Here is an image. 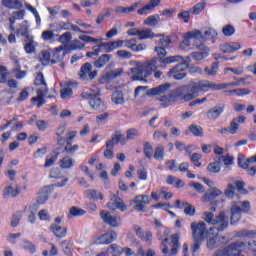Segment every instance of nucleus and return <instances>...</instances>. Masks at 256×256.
<instances>
[{
    "label": "nucleus",
    "mask_w": 256,
    "mask_h": 256,
    "mask_svg": "<svg viewBox=\"0 0 256 256\" xmlns=\"http://www.w3.org/2000/svg\"><path fill=\"white\" fill-rule=\"evenodd\" d=\"M117 239V232L110 230L100 236H97L93 243L94 245H109Z\"/></svg>",
    "instance_id": "9d476101"
},
{
    "label": "nucleus",
    "mask_w": 256,
    "mask_h": 256,
    "mask_svg": "<svg viewBox=\"0 0 256 256\" xmlns=\"http://www.w3.org/2000/svg\"><path fill=\"white\" fill-rule=\"evenodd\" d=\"M84 214H85V210L78 207H72L69 210L68 217H81Z\"/></svg>",
    "instance_id": "09e8293b"
},
{
    "label": "nucleus",
    "mask_w": 256,
    "mask_h": 256,
    "mask_svg": "<svg viewBox=\"0 0 256 256\" xmlns=\"http://www.w3.org/2000/svg\"><path fill=\"white\" fill-rule=\"evenodd\" d=\"M17 35H21V37H25V39H29V37H33L29 33V22L27 20L23 21L20 25L19 28L16 30Z\"/></svg>",
    "instance_id": "cd10ccee"
},
{
    "label": "nucleus",
    "mask_w": 256,
    "mask_h": 256,
    "mask_svg": "<svg viewBox=\"0 0 256 256\" xmlns=\"http://www.w3.org/2000/svg\"><path fill=\"white\" fill-rule=\"evenodd\" d=\"M150 203L151 199H149V196L145 194L138 195L131 200V205L136 209V211H143V209H145V205H149Z\"/></svg>",
    "instance_id": "ddd939ff"
},
{
    "label": "nucleus",
    "mask_w": 256,
    "mask_h": 256,
    "mask_svg": "<svg viewBox=\"0 0 256 256\" xmlns=\"http://www.w3.org/2000/svg\"><path fill=\"white\" fill-rule=\"evenodd\" d=\"M219 49L222 53H234V51L241 49V44L238 42H227L221 44Z\"/></svg>",
    "instance_id": "412c9836"
},
{
    "label": "nucleus",
    "mask_w": 256,
    "mask_h": 256,
    "mask_svg": "<svg viewBox=\"0 0 256 256\" xmlns=\"http://www.w3.org/2000/svg\"><path fill=\"white\" fill-rule=\"evenodd\" d=\"M167 193V188L163 187L159 191H154L151 193V198L154 201H159L161 199V195L165 198V194Z\"/></svg>",
    "instance_id": "8fccbe9b"
},
{
    "label": "nucleus",
    "mask_w": 256,
    "mask_h": 256,
    "mask_svg": "<svg viewBox=\"0 0 256 256\" xmlns=\"http://www.w3.org/2000/svg\"><path fill=\"white\" fill-rule=\"evenodd\" d=\"M100 217L104 223L110 227H119L121 225V217L111 214V212L102 211Z\"/></svg>",
    "instance_id": "9b49d317"
},
{
    "label": "nucleus",
    "mask_w": 256,
    "mask_h": 256,
    "mask_svg": "<svg viewBox=\"0 0 256 256\" xmlns=\"http://www.w3.org/2000/svg\"><path fill=\"white\" fill-rule=\"evenodd\" d=\"M139 137V131L135 128L129 129L126 131V143L127 141H133V139Z\"/></svg>",
    "instance_id": "de8ad7c7"
},
{
    "label": "nucleus",
    "mask_w": 256,
    "mask_h": 256,
    "mask_svg": "<svg viewBox=\"0 0 256 256\" xmlns=\"http://www.w3.org/2000/svg\"><path fill=\"white\" fill-rule=\"evenodd\" d=\"M122 42L127 49H131V51H134V53H139L147 49V45L145 44L140 43L137 45V40L135 39L122 40Z\"/></svg>",
    "instance_id": "dca6fc26"
},
{
    "label": "nucleus",
    "mask_w": 256,
    "mask_h": 256,
    "mask_svg": "<svg viewBox=\"0 0 256 256\" xmlns=\"http://www.w3.org/2000/svg\"><path fill=\"white\" fill-rule=\"evenodd\" d=\"M134 231L137 237L141 239V241H145V243H148L149 245H151V241L153 239V234L151 233V231L149 230L143 231V228L137 225L134 226Z\"/></svg>",
    "instance_id": "a211bd4d"
},
{
    "label": "nucleus",
    "mask_w": 256,
    "mask_h": 256,
    "mask_svg": "<svg viewBox=\"0 0 256 256\" xmlns=\"http://www.w3.org/2000/svg\"><path fill=\"white\" fill-rule=\"evenodd\" d=\"M251 211V202L249 201H232L230 204V222L231 225L239 223L242 213Z\"/></svg>",
    "instance_id": "39448f33"
},
{
    "label": "nucleus",
    "mask_w": 256,
    "mask_h": 256,
    "mask_svg": "<svg viewBox=\"0 0 256 256\" xmlns=\"http://www.w3.org/2000/svg\"><path fill=\"white\" fill-rule=\"evenodd\" d=\"M159 3H161V0H150L149 3L137 10V14L148 15V13H151V11H153V9H155Z\"/></svg>",
    "instance_id": "4be33fe9"
},
{
    "label": "nucleus",
    "mask_w": 256,
    "mask_h": 256,
    "mask_svg": "<svg viewBox=\"0 0 256 256\" xmlns=\"http://www.w3.org/2000/svg\"><path fill=\"white\" fill-rule=\"evenodd\" d=\"M121 27H123V24H121V22H117L116 24H114V26L106 33L107 39H113V37H115V35L119 33V29H121Z\"/></svg>",
    "instance_id": "58836bf2"
},
{
    "label": "nucleus",
    "mask_w": 256,
    "mask_h": 256,
    "mask_svg": "<svg viewBox=\"0 0 256 256\" xmlns=\"http://www.w3.org/2000/svg\"><path fill=\"white\" fill-rule=\"evenodd\" d=\"M209 173H219L221 171V165L219 162H212L207 167Z\"/></svg>",
    "instance_id": "052dcab7"
},
{
    "label": "nucleus",
    "mask_w": 256,
    "mask_h": 256,
    "mask_svg": "<svg viewBox=\"0 0 256 256\" xmlns=\"http://www.w3.org/2000/svg\"><path fill=\"white\" fill-rule=\"evenodd\" d=\"M217 69H219V65L218 64H213L212 67H206L204 69V72L209 75V76H213V75H217Z\"/></svg>",
    "instance_id": "69168bd1"
},
{
    "label": "nucleus",
    "mask_w": 256,
    "mask_h": 256,
    "mask_svg": "<svg viewBox=\"0 0 256 256\" xmlns=\"http://www.w3.org/2000/svg\"><path fill=\"white\" fill-rule=\"evenodd\" d=\"M221 195H223V191H221V189L217 187L210 188L208 192L202 196L201 201L202 203H209L213 201V199L221 197Z\"/></svg>",
    "instance_id": "f3484780"
},
{
    "label": "nucleus",
    "mask_w": 256,
    "mask_h": 256,
    "mask_svg": "<svg viewBox=\"0 0 256 256\" xmlns=\"http://www.w3.org/2000/svg\"><path fill=\"white\" fill-rule=\"evenodd\" d=\"M123 253V248L120 247L117 244H111L108 248L107 251L101 252L97 256H121Z\"/></svg>",
    "instance_id": "aec40b11"
},
{
    "label": "nucleus",
    "mask_w": 256,
    "mask_h": 256,
    "mask_svg": "<svg viewBox=\"0 0 256 256\" xmlns=\"http://www.w3.org/2000/svg\"><path fill=\"white\" fill-rule=\"evenodd\" d=\"M197 49H200V51L203 52H192L190 54V57L194 59V61H202V59H206V57H209V48H206L203 45L197 46Z\"/></svg>",
    "instance_id": "5701e85b"
},
{
    "label": "nucleus",
    "mask_w": 256,
    "mask_h": 256,
    "mask_svg": "<svg viewBox=\"0 0 256 256\" xmlns=\"http://www.w3.org/2000/svg\"><path fill=\"white\" fill-rule=\"evenodd\" d=\"M144 155L147 159H151V157H153V145L149 142L144 143Z\"/></svg>",
    "instance_id": "603ef678"
},
{
    "label": "nucleus",
    "mask_w": 256,
    "mask_h": 256,
    "mask_svg": "<svg viewBox=\"0 0 256 256\" xmlns=\"http://www.w3.org/2000/svg\"><path fill=\"white\" fill-rule=\"evenodd\" d=\"M111 140L113 141V143L115 145H117V143H121V145H126L127 144V139H125V137H123V135L121 134V132H115L112 135Z\"/></svg>",
    "instance_id": "a19ab883"
},
{
    "label": "nucleus",
    "mask_w": 256,
    "mask_h": 256,
    "mask_svg": "<svg viewBox=\"0 0 256 256\" xmlns=\"http://www.w3.org/2000/svg\"><path fill=\"white\" fill-rule=\"evenodd\" d=\"M186 37H188L190 40L193 39L194 41H204L203 32L199 31L197 29H194L190 32L185 33Z\"/></svg>",
    "instance_id": "473e14b6"
},
{
    "label": "nucleus",
    "mask_w": 256,
    "mask_h": 256,
    "mask_svg": "<svg viewBox=\"0 0 256 256\" xmlns=\"http://www.w3.org/2000/svg\"><path fill=\"white\" fill-rule=\"evenodd\" d=\"M85 195L89 199H93L94 201H101L103 200V194L97 190H86Z\"/></svg>",
    "instance_id": "c9c22d12"
},
{
    "label": "nucleus",
    "mask_w": 256,
    "mask_h": 256,
    "mask_svg": "<svg viewBox=\"0 0 256 256\" xmlns=\"http://www.w3.org/2000/svg\"><path fill=\"white\" fill-rule=\"evenodd\" d=\"M71 39H73V36L71 35V32H65L64 34H62L59 38L58 41L60 43H69V41H71Z\"/></svg>",
    "instance_id": "e2e57ef3"
},
{
    "label": "nucleus",
    "mask_w": 256,
    "mask_h": 256,
    "mask_svg": "<svg viewBox=\"0 0 256 256\" xmlns=\"http://www.w3.org/2000/svg\"><path fill=\"white\" fill-rule=\"evenodd\" d=\"M191 230L193 233L194 241H203L205 235L209 233L207 230V224L205 222H192Z\"/></svg>",
    "instance_id": "6e6552de"
},
{
    "label": "nucleus",
    "mask_w": 256,
    "mask_h": 256,
    "mask_svg": "<svg viewBox=\"0 0 256 256\" xmlns=\"http://www.w3.org/2000/svg\"><path fill=\"white\" fill-rule=\"evenodd\" d=\"M201 154L194 153L190 156V160L194 163L195 167H201Z\"/></svg>",
    "instance_id": "338daca9"
},
{
    "label": "nucleus",
    "mask_w": 256,
    "mask_h": 256,
    "mask_svg": "<svg viewBox=\"0 0 256 256\" xmlns=\"http://www.w3.org/2000/svg\"><path fill=\"white\" fill-rule=\"evenodd\" d=\"M203 9H205V2H200L190 9V13L193 15H199Z\"/></svg>",
    "instance_id": "864d4df0"
},
{
    "label": "nucleus",
    "mask_w": 256,
    "mask_h": 256,
    "mask_svg": "<svg viewBox=\"0 0 256 256\" xmlns=\"http://www.w3.org/2000/svg\"><path fill=\"white\" fill-rule=\"evenodd\" d=\"M204 221L209 225H213L212 228L209 229L210 233L217 236L220 231H225L229 227V218L225 214V212H221L219 215L213 214V212H204L202 215Z\"/></svg>",
    "instance_id": "20e7f679"
},
{
    "label": "nucleus",
    "mask_w": 256,
    "mask_h": 256,
    "mask_svg": "<svg viewBox=\"0 0 256 256\" xmlns=\"http://www.w3.org/2000/svg\"><path fill=\"white\" fill-rule=\"evenodd\" d=\"M225 111V105L223 103H219L216 106L212 107L206 112V115L210 121H217L223 115Z\"/></svg>",
    "instance_id": "2eb2a0df"
},
{
    "label": "nucleus",
    "mask_w": 256,
    "mask_h": 256,
    "mask_svg": "<svg viewBox=\"0 0 256 256\" xmlns=\"http://www.w3.org/2000/svg\"><path fill=\"white\" fill-rule=\"evenodd\" d=\"M191 10L189 11H182L178 13L177 17L180 19V21H184V23H189V20L191 19Z\"/></svg>",
    "instance_id": "4d7b16f0"
},
{
    "label": "nucleus",
    "mask_w": 256,
    "mask_h": 256,
    "mask_svg": "<svg viewBox=\"0 0 256 256\" xmlns=\"http://www.w3.org/2000/svg\"><path fill=\"white\" fill-rule=\"evenodd\" d=\"M7 79H9L7 68L5 66H0V83H7Z\"/></svg>",
    "instance_id": "5fc2aeb1"
},
{
    "label": "nucleus",
    "mask_w": 256,
    "mask_h": 256,
    "mask_svg": "<svg viewBox=\"0 0 256 256\" xmlns=\"http://www.w3.org/2000/svg\"><path fill=\"white\" fill-rule=\"evenodd\" d=\"M237 131H239V123L232 120L228 127V133L230 135H236Z\"/></svg>",
    "instance_id": "680f3d73"
},
{
    "label": "nucleus",
    "mask_w": 256,
    "mask_h": 256,
    "mask_svg": "<svg viewBox=\"0 0 256 256\" xmlns=\"http://www.w3.org/2000/svg\"><path fill=\"white\" fill-rule=\"evenodd\" d=\"M21 217H22L21 212H16L15 214H13L10 222L11 227H18L19 221H21Z\"/></svg>",
    "instance_id": "6e6d98bb"
},
{
    "label": "nucleus",
    "mask_w": 256,
    "mask_h": 256,
    "mask_svg": "<svg viewBox=\"0 0 256 256\" xmlns=\"http://www.w3.org/2000/svg\"><path fill=\"white\" fill-rule=\"evenodd\" d=\"M161 241V249L164 255H177L179 249V235L173 234L170 238H161Z\"/></svg>",
    "instance_id": "423d86ee"
},
{
    "label": "nucleus",
    "mask_w": 256,
    "mask_h": 256,
    "mask_svg": "<svg viewBox=\"0 0 256 256\" xmlns=\"http://www.w3.org/2000/svg\"><path fill=\"white\" fill-rule=\"evenodd\" d=\"M224 195L228 199H233L235 197V184L229 182L227 189L224 191Z\"/></svg>",
    "instance_id": "3c124183"
},
{
    "label": "nucleus",
    "mask_w": 256,
    "mask_h": 256,
    "mask_svg": "<svg viewBox=\"0 0 256 256\" xmlns=\"http://www.w3.org/2000/svg\"><path fill=\"white\" fill-rule=\"evenodd\" d=\"M78 76L82 81H93L97 77V71L93 70V65L86 62L81 66Z\"/></svg>",
    "instance_id": "1a4fd4ad"
},
{
    "label": "nucleus",
    "mask_w": 256,
    "mask_h": 256,
    "mask_svg": "<svg viewBox=\"0 0 256 256\" xmlns=\"http://www.w3.org/2000/svg\"><path fill=\"white\" fill-rule=\"evenodd\" d=\"M81 98L89 100V105L92 111H98V113H101L107 110L105 102L101 100L99 96H95V94H92L91 92H82Z\"/></svg>",
    "instance_id": "0eeeda50"
},
{
    "label": "nucleus",
    "mask_w": 256,
    "mask_h": 256,
    "mask_svg": "<svg viewBox=\"0 0 256 256\" xmlns=\"http://www.w3.org/2000/svg\"><path fill=\"white\" fill-rule=\"evenodd\" d=\"M229 87H237L236 82L215 84L209 80H200L198 82H192L177 90L178 95L184 98L185 101H192L197 99V96L201 91H221L223 89H229Z\"/></svg>",
    "instance_id": "f03ea898"
},
{
    "label": "nucleus",
    "mask_w": 256,
    "mask_h": 256,
    "mask_svg": "<svg viewBox=\"0 0 256 256\" xmlns=\"http://www.w3.org/2000/svg\"><path fill=\"white\" fill-rule=\"evenodd\" d=\"M51 27L55 31H69L71 28V22H58L56 24H52Z\"/></svg>",
    "instance_id": "4c0bfd02"
},
{
    "label": "nucleus",
    "mask_w": 256,
    "mask_h": 256,
    "mask_svg": "<svg viewBox=\"0 0 256 256\" xmlns=\"http://www.w3.org/2000/svg\"><path fill=\"white\" fill-rule=\"evenodd\" d=\"M107 207L111 211H117V209L120 211H127V206L123 203V200L115 194L111 196L110 201L107 203Z\"/></svg>",
    "instance_id": "4468645a"
},
{
    "label": "nucleus",
    "mask_w": 256,
    "mask_h": 256,
    "mask_svg": "<svg viewBox=\"0 0 256 256\" xmlns=\"http://www.w3.org/2000/svg\"><path fill=\"white\" fill-rule=\"evenodd\" d=\"M154 37H157L155 33H153V30L149 28H141L138 33V39L140 41H143L144 39H154Z\"/></svg>",
    "instance_id": "c85d7f7f"
},
{
    "label": "nucleus",
    "mask_w": 256,
    "mask_h": 256,
    "mask_svg": "<svg viewBox=\"0 0 256 256\" xmlns=\"http://www.w3.org/2000/svg\"><path fill=\"white\" fill-rule=\"evenodd\" d=\"M189 131L194 135L195 137H203V128L199 125L192 124L189 127Z\"/></svg>",
    "instance_id": "a18cd8bd"
},
{
    "label": "nucleus",
    "mask_w": 256,
    "mask_h": 256,
    "mask_svg": "<svg viewBox=\"0 0 256 256\" xmlns=\"http://www.w3.org/2000/svg\"><path fill=\"white\" fill-rule=\"evenodd\" d=\"M222 33L225 37H231V35L235 34V27L228 24L222 28Z\"/></svg>",
    "instance_id": "bf43d9fd"
},
{
    "label": "nucleus",
    "mask_w": 256,
    "mask_h": 256,
    "mask_svg": "<svg viewBox=\"0 0 256 256\" xmlns=\"http://www.w3.org/2000/svg\"><path fill=\"white\" fill-rule=\"evenodd\" d=\"M64 57L65 49L63 47L56 48L53 53L54 59H51V65H55V63H58L59 67H65V63L63 62Z\"/></svg>",
    "instance_id": "6ab92c4d"
},
{
    "label": "nucleus",
    "mask_w": 256,
    "mask_h": 256,
    "mask_svg": "<svg viewBox=\"0 0 256 256\" xmlns=\"http://www.w3.org/2000/svg\"><path fill=\"white\" fill-rule=\"evenodd\" d=\"M111 101L114 102L115 105H123L125 104V96H123V92L115 91L112 93Z\"/></svg>",
    "instance_id": "72a5a7b5"
},
{
    "label": "nucleus",
    "mask_w": 256,
    "mask_h": 256,
    "mask_svg": "<svg viewBox=\"0 0 256 256\" xmlns=\"http://www.w3.org/2000/svg\"><path fill=\"white\" fill-rule=\"evenodd\" d=\"M2 4L8 9H21L23 4L19 0H3Z\"/></svg>",
    "instance_id": "f704fd0d"
},
{
    "label": "nucleus",
    "mask_w": 256,
    "mask_h": 256,
    "mask_svg": "<svg viewBox=\"0 0 256 256\" xmlns=\"http://www.w3.org/2000/svg\"><path fill=\"white\" fill-rule=\"evenodd\" d=\"M179 61H183L182 56H169L164 59L153 58L151 60L145 62H131V65H134V68H131L130 71L133 74V81H143L147 83V77H149L153 71H157L159 69V63H166L167 65H171V63H179Z\"/></svg>",
    "instance_id": "f257e3e1"
},
{
    "label": "nucleus",
    "mask_w": 256,
    "mask_h": 256,
    "mask_svg": "<svg viewBox=\"0 0 256 256\" xmlns=\"http://www.w3.org/2000/svg\"><path fill=\"white\" fill-rule=\"evenodd\" d=\"M154 159L157 161H163L165 159V147L160 145L155 148Z\"/></svg>",
    "instance_id": "79ce46f5"
},
{
    "label": "nucleus",
    "mask_w": 256,
    "mask_h": 256,
    "mask_svg": "<svg viewBox=\"0 0 256 256\" xmlns=\"http://www.w3.org/2000/svg\"><path fill=\"white\" fill-rule=\"evenodd\" d=\"M23 249L24 251L30 253V255H35L37 253V246H35V244L29 240H25L23 242Z\"/></svg>",
    "instance_id": "e433bc0d"
},
{
    "label": "nucleus",
    "mask_w": 256,
    "mask_h": 256,
    "mask_svg": "<svg viewBox=\"0 0 256 256\" xmlns=\"http://www.w3.org/2000/svg\"><path fill=\"white\" fill-rule=\"evenodd\" d=\"M109 61H111V55L103 54L102 56H100L98 58V60H96L94 62V67H96V69H101V68L105 67V65H107V63H109Z\"/></svg>",
    "instance_id": "7c9ffc66"
},
{
    "label": "nucleus",
    "mask_w": 256,
    "mask_h": 256,
    "mask_svg": "<svg viewBox=\"0 0 256 256\" xmlns=\"http://www.w3.org/2000/svg\"><path fill=\"white\" fill-rule=\"evenodd\" d=\"M219 34L217 33V30H215L214 28H208L205 32H204V39H211L212 43H215V40L217 39V36Z\"/></svg>",
    "instance_id": "ea45409f"
},
{
    "label": "nucleus",
    "mask_w": 256,
    "mask_h": 256,
    "mask_svg": "<svg viewBox=\"0 0 256 256\" xmlns=\"http://www.w3.org/2000/svg\"><path fill=\"white\" fill-rule=\"evenodd\" d=\"M35 47H37V42H35L33 36H28V38H25L24 51H26L28 55H33V53H35Z\"/></svg>",
    "instance_id": "393cba45"
},
{
    "label": "nucleus",
    "mask_w": 256,
    "mask_h": 256,
    "mask_svg": "<svg viewBox=\"0 0 256 256\" xmlns=\"http://www.w3.org/2000/svg\"><path fill=\"white\" fill-rule=\"evenodd\" d=\"M73 241H69L63 249L66 256H73Z\"/></svg>",
    "instance_id": "774afa93"
},
{
    "label": "nucleus",
    "mask_w": 256,
    "mask_h": 256,
    "mask_svg": "<svg viewBox=\"0 0 256 256\" xmlns=\"http://www.w3.org/2000/svg\"><path fill=\"white\" fill-rule=\"evenodd\" d=\"M21 193V186L9 185L3 191V197H17Z\"/></svg>",
    "instance_id": "bb28decb"
},
{
    "label": "nucleus",
    "mask_w": 256,
    "mask_h": 256,
    "mask_svg": "<svg viewBox=\"0 0 256 256\" xmlns=\"http://www.w3.org/2000/svg\"><path fill=\"white\" fill-rule=\"evenodd\" d=\"M231 71L234 75H242L245 73V68L243 66H238L236 68H224V73Z\"/></svg>",
    "instance_id": "13d9d810"
},
{
    "label": "nucleus",
    "mask_w": 256,
    "mask_h": 256,
    "mask_svg": "<svg viewBox=\"0 0 256 256\" xmlns=\"http://www.w3.org/2000/svg\"><path fill=\"white\" fill-rule=\"evenodd\" d=\"M50 231L58 239H63V237L67 236V228L62 227L61 225H58V224H51Z\"/></svg>",
    "instance_id": "b1692460"
},
{
    "label": "nucleus",
    "mask_w": 256,
    "mask_h": 256,
    "mask_svg": "<svg viewBox=\"0 0 256 256\" xmlns=\"http://www.w3.org/2000/svg\"><path fill=\"white\" fill-rule=\"evenodd\" d=\"M185 69H186L185 64H178L167 72V77L176 79V80L185 79V77H187V73H185Z\"/></svg>",
    "instance_id": "f8f14e48"
},
{
    "label": "nucleus",
    "mask_w": 256,
    "mask_h": 256,
    "mask_svg": "<svg viewBox=\"0 0 256 256\" xmlns=\"http://www.w3.org/2000/svg\"><path fill=\"white\" fill-rule=\"evenodd\" d=\"M101 47L105 49L106 53H111V51H115V49H121V47H123V40L102 43Z\"/></svg>",
    "instance_id": "a878e982"
},
{
    "label": "nucleus",
    "mask_w": 256,
    "mask_h": 256,
    "mask_svg": "<svg viewBox=\"0 0 256 256\" xmlns=\"http://www.w3.org/2000/svg\"><path fill=\"white\" fill-rule=\"evenodd\" d=\"M116 54L120 59H131L133 57V54L127 50H118Z\"/></svg>",
    "instance_id": "0e129e2a"
},
{
    "label": "nucleus",
    "mask_w": 256,
    "mask_h": 256,
    "mask_svg": "<svg viewBox=\"0 0 256 256\" xmlns=\"http://www.w3.org/2000/svg\"><path fill=\"white\" fill-rule=\"evenodd\" d=\"M217 236H215V234H213L211 232V230L208 231V241H207V247L209 249H215V245L217 243L216 239H217Z\"/></svg>",
    "instance_id": "49530a36"
},
{
    "label": "nucleus",
    "mask_w": 256,
    "mask_h": 256,
    "mask_svg": "<svg viewBox=\"0 0 256 256\" xmlns=\"http://www.w3.org/2000/svg\"><path fill=\"white\" fill-rule=\"evenodd\" d=\"M187 85L180 86L176 88L174 91H171V84L164 83L159 86H156L154 88H150L146 91V95L148 97H155L156 101H160L161 107H169L171 103H175L178 99H181V101H186L177 91L179 89L186 87ZM190 101V100H187Z\"/></svg>",
    "instance_id": "7ed1b4c3"
},
{
    "label": "nucleus",
    "mask_w": 256,
    "mask_h": 256,
    "mask_svg": "<svg viewBox=\"0 0 256 256\" xmlns=\"http://www.w3.org/2000/svg\"><path fill=\"white\" fill-rule=\"evenodd\" d=\"M159 21H161L159 14L150 15L144 19V25H147L148 27H157Z\"/></svg>",
    "instance_id": "c756f323"
},
{
    "label": "nucleus",
    "mask_w": 256,
    "mask_h": 256,
    "mask_svg": "<svg viewBox=\"0 0 256 256\" xmlns=\"http://www.w3.org/2000/svg\"><path fill=\"white\" fill-rule=\"evenodd\" d=\"M72 96H73V89L71 87L64 86L60 90V97H61V99H71Z\"/></svg>",
    "instance_id": "37998d69"
},
{
    "label": "nucleus",
    "mask_w": 256,
    "mask_h": 256,
    "mask_svg": "<svg viewBox=\"0 0 256 256\" xmlns=\"http://www.w3.org/2000/svg\"><path fill=\"white\" fill-rule=\"evenodd\" d=\"M39 61L42 65H49L51 63V54L47 51H42L39 54Z\"/></svg>",
    "instance_id": "c03bdc74"
},
{
    "label": "nucleus",
    "mask_w": 256,
    "mask_h": 256,
    "mask_svg": "<svg viewBox=\"0 0 256 256\" xmlns=\"http://www.w3.org/2000/svg\"><path fill=\"white\" fill-rule=\"evenodd\" d=\"M59 165L61 169H72L73 165H75V159L66 156L60 160Z\"/></svg>",
    "instance_id": "2f4dec72"
}]
</instances>
